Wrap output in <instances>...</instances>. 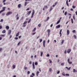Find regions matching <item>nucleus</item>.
Masks as SVG:
<instances>
[{"label":"nucleus","mask_w":77,"mask_h":77,"mask_svg":"<svg viewBox=\"0 0 77 77\" xmlns=\"http://www.w3.org/2000/svg\"><path fill=\"white\" fill-rule=\"evenodd\" d=\"M29 64H32V61H30L29 63Z\"/></svg>","instance_id":"338daca9"},{"label":"nucleus","mask_w":77,"mask_h":77,"mask_svg":"<svg viewBox=\"0 0 77 77\" xmlns=\"http://www.w3.org/2000/svg\"><path fill=\"white\" fill-rule=\"evenodd\" d=\"M75 13L76 15H77V11H75Z\"/></svg>","instance_id":"774afa93"},{"label":"nucleus","mask_w":77,"mask_h":77,"mask_svg":"<svg viewBox=\"0 0 77 77\" xmlns=\"http://www.w3.org/2000/svg\"><path fill=\"white\" fill-rule=\"evenodd\" d=\"M60 25H58L56 26V28L57 29H58V28H60Z\"/></svg>","instance_id":"9d476101"},{"label":"nucleus","mask_w":77,"mask_h":77,"mask_svg":"<svg viewBox=\"0 0 77 77\" xmlns=\"http://www.w3.org/2000/svg\"><path fill=\"white\" fill-rule=\"evenodd\" d=\"M35 34H36V32L32 33V35H35Z\"/></svg>","instance_id":"58836bf2"},{"label":"nucleus","mask_w":77,"mask_h":77,"mask_svg":"<svg viewBox=\"0 0 77 77\" xmlns=\"http://www.w3.org/2000/svg\"><path fill=\"white\" fill-rule=\"evenodd\" d=\"M40 53H41V56L42 57V54H43V52H42V51H41Z\"/></svg>","instance_id":"5701e85b"},{"label":"nucleus","mask_w":77,"mask_h":77,"mask_svg":"<svg viewBox=\"0 0 77 77\" xmlns=\"http://www.w3.org/2000/svg\"><path fill=\"white\" fill-rule=\"evenodd\" d=\"M3 22V19H1L0 20V22Z\"/></svg>","instance_id":"8fccbe9b"},{"label":"nucleus","mask_w":77,"mask_h":77,"mask_svg":"<svg viewBox=\"0 0 77 77\" xmlns=\"http://www.w3.org/2000/svg\"><path fill=\"white\" fill-rule=\"evenodd\" d=\"M14 39H18V37H15Z\"/></svg>","instance_id":"13d9d810"},{"label":"nucleus","mask_w":77,"mask_h":77,"mask_svg":"<svg viewBox=\"0 0 77 77\" xmlns=\"http://www.w3.org/2000/svg\"><path fill=\"white\" fill-rule=\"evenodd\" d=\"M21 4H19L18 5V8H21Z\"/></svg>","instance_id":"a211bd4d"},{"label":"nucleus","mask_w":77,"mask_h":77,"mask_svg":"<svg viewBox=\"0 0 77 77\" xmlns=\"http://www.w3.org/2000/svg\"><path fill=\"white\" fill-rule=\"evenodd\" d=\"M13 69H15V65H13Z\"/></svg>","instance_id":"473e14b6"},{"label":"nucleus","mask_w":77,"mask_h":77,"mask_svg":"<svg viewBox=\"0 0 77 77\" xmlns=\"http://www.w3.org/2000/svg\"><path fill=\"white\" fill-rule=\"evenodd\" d=\"M27 21L25 22L23 24V27H25L26 26V24H27Z\"/></svg>","instance_id":"7ed1b4c3"},{"label":"nucleus","mask_w":77,"mask_h":77,"mask_svg":"<svg viewBox=\"0 0 77 77\" xmlns=\"http://www.w3.org/2000/svg\"><path fill=\"white\" fill-rule=\"evenodd\" d=\"M73 20H75V16H73Z\"/></svg>","instance_id":"5fc2aeb1"},{"label":"nucleus","mask_w":77,"mask_h":77,"mask_svg":"<svg viewBox=\"0 0 77 77\" xmlns=\"http://www.w3.org/2000/svg\"><path fill=\"white\" fill-rule=\"evenodd\" d=\"M29 77H33V76H32V75H30V76Z\"/></svg>","instance_id":"0e129e2a"},{"label":"nucleus","mask_w":77,"mask_h":77,"mask_svg":"<svg viewBox=\"0 0 77 77\" xmlns=\"http://www.w3.org/2000/svg\"><path fill=\"white\" fill-rule=\"evenodd\" d=\"M31 12H32V11H29L27 13V15H29L30 14H31Z\"/></svg>","instance_id":"4468645a"},{"label":"nucleus","mask_w":77,"mask_h":77,"mask_svg":"<svg viewBox=\"0 0 77 77\" xmlns=\"http://www.w3.org/2000/svg\"><path fill=\"white\" fill-rule=\"evenodd\" d=\"M53 8H52V7H51L50 8V9L49 10V11L50 12V11H51L52 10H53Z\"/></svg>","instance_id":"dca6fc26"},{"label":"nucleus","mask_w":77,"mask_h":77,"mask_svg":"<svg viewBox=\"0 0 77 77\" xmlns=\"http://www.w3.org/2000/svg\"><path fill=\"white\" fill-rule=\"evenodd\" d=\"M45 40H44L43 41V45L44 47H45Z\"/></svg>","instance_id":"0eeeda50"},{"label":"nucleus","mask_w":77,"mask_h":77,"mask_svg":"<svg viewBox=\"0 0 77 77\" xmlns=\"http://www.w3.org/2000/svg\"><path fill=\"white\" fill-rule=\"evenodd\" d=\"M2 48H0V52L2 51Z\"/></svg>","instance_id":"864d4df0"},{"label":"nucleus","mask_w":77,"mask_h":77,"mask_svg":"<svg viewBox=\"0 0 77 77\" xmlns=\"http://www.w3.org/2000/svg\"><path fill=\"white\" fill-rule=\"evenodd\" d=\"M60 20H58L57 22V23L56 24H59V23H60Z\"/></svg>","instance_id":"bb28decb"},{"label":"nucleus","mask_w":77,"mask_h":77,"mask_svg":"<svg viewBox=\"0 0 77 77\" xmlns=\"http://www.w3.org/2000/svg\"><path fill=\"white\" fill-rule=\"evenodd\" d=\"M35 12V11L34 10H33L32 12V15L31 16V18H33V15H34Z\"/></svg>","instance_id":"f03ea898"},{"label":"nucleus","mask_w":77,"mask_h":77,"mask_svg":"<svg viewBox=\"0 0 77 77\" xmlns=\"http://www.w3.org/2000/svg\"><path fill=\"white\" fill-rule=\"evenodd\" d=\"M36 30V28L35 27L34 28V29L32 30V32H35V31Z\"/></svg>","instance_id":"9b49d317"},{"label":"nucleus","mask_w":77,"mask_h":77,"mask_svg":"<svg viewBox=\"0 0 77 77\" xmlns=\"http://www.w3.org/2000/svg\"><path fill=\"white\" fill-rule=\"evenodd\" d=\"M44 8H45V9H47V8H48V6H45L44 7Z\"/></svg>","instance_id":"c9c22d12"},{"label":"nucleus","mask_w":77,"mask_h":77,"mask_svg":"<svg viewBox=\"0 0 77 77\" xmlns=\"http://www.w3.org/2000/svg\"><path fill=\"white\" fill-rule=\"evenodd\" d=\"M2 33H6V31L5 30H4L2 32Z\"/></svg>","instance_id":"b1692460"},{"label":"nucleus","mask_w":77,"mask_h":77,"mask_svg":"<svg viewBox=\"0 0 77 77\" xmlns=\"http://www.w3.org/2000/svg\"><path fill=\"white\" fill-rule=\"evenodd\" d=\"M5 8H6L5 7L3 8V9L0 11V14H1L2 12H3V11H5Z\"/></svg>","instance_id":"20e7f679"},{"label":"nucleus","mask_w":77,"mask_h":77,"mask_svg":"<svg viewBox=\"0 0 77 77\" xmlns=\"http://www.w3.org/2000/svg\"><path fill=\"white\" fill-rule=\"evenodd\" d=\"M66 76L67 75V76H69V74H66Z\"/></svg>","instance_id":"603ef678"},{"label":"nucleus","mask_w":77,"mask_h":77,"mask_svg":"<svg viewBox=\"0 0 77 77\" xmlns=\"http://www.w3.org/2000/svg\"><path fill=\"white\" fill-rule=\"evenodd\" d=\"M58 2H56L55 3V5H57V4L58 3Z\"/></svg>","instance_id":"6e6d98bb"},{"label":"nucleus","mask_w":77,"mask_h":77,"mask_svg":"<svg viewBox=\"0 0 77 77\" xmlns=\"http://www.w3.org/2000/svg\"><path fill=\"white\" fill-rule=\"evenodd\" d=\"M71 51V49H68L67 51V52L69 54V53H70Z\"/></svg>","instance_id":"39448f33"},{"label":"nucleus","mask_w":77,"mask_h":77,"mask_svg":"<svg viewBox=\"0 0 77 77\" xmlns=\"http://www.w3.org/2000/svg\"><path fill=\"white\" fill-rule=\"evenodd\" d=\"M28 3H29V2H25V4H24L25 6H26L27 5V4Z\"/></svg>","instance_id":"f3484780"},{"label":"nucleus","mask_w":77,"mask_h":77,"mask_svg":"<svg viewBox=\"0 0 77 77\" xmlns=\"http://www.w3.org/2000/svg\"><path fill=\"white\" fill-rule=\"evenodd\" d=\"M6 0H3V1H2L3 3H5V1H6Z\"/></svg>","instance_id":"4d7b16f0"},{"label":"nucleus","mask_w":77,"mask_h":77,"mask_svg":"<svg viewBox=\"0 0 77 77\" xmlns=\"http://www.w3.org/2000/svg\"><path fill=\"white\" fill-rule=\"evenodd\" d=\"M46 56H47V57H50V55H49V54H48Z\"/></svg>","instance_id":"09e8293b"},{"label":"nucleus","mask_w":77,"mask_h":77,"mask_svg":"<svg viewBox=\"0 0 77 77\" xmlns=\"http://www.w3.org/2000/svg\"><path fill=\"white\" fill-rule=\"evenodd\" d=\"M6 28L7 30H8L9 29V27L8 26H6Z\"/></svg>","instance_id":"412c9836"},{"label":"nucleus","mask_w":77,"mask_h":77,"mask_svg":"<svg viewBox=\"0 0 77 77\" xmlns=\"http://www.w3.org/2000/svg\"><path fill=\"white\" fill-rule=\"evenodd\" d=\"M48 34L50 35V29H48Z\"/></svg>","instance_id":"ddd939ff"},{"label":"nucleus","mask_w":77,"mask_h":77,"mask_svg":"<svg viewBox=\"0 0 77 77\" xmlns=\"http://www.w3.org/2000/svg\"><path fill=\"white\" fill-rule=\"evenodd\" d=\"M31 21V19H30L28 21V23H30V22Z\"/></svg>","instance_id":"2f4dec72"},{"label":"nucleus","mask_w":77,"mask_h":77,"mask_svg":"<svg viewBox=\"0 0 77 77\" xmlns=\"http://www.w3.org/2000/svg\"><path fill=\"white\" fill-rule=\"evenodd\" d=\"M50 27H53V24H52L51 25V26H50Z\"/></svg>","instance_id":"e2e57ef3"},{"label":"nucleus","mask_w":77,"mask_h":77,"mask_svg":"<svg viewBox=\"0 0 77 77\" xmlns=\"http://www.w3.org/2000/svg\"><path fill=\"white\" fill-rule=\"evenodd\" d=\"M73 36L74 37L75 39H76V35H74Z\"/></svg>","instance_id":"49530a36"},{"label":"nucleus","mask_w":77,"mask_h":77,"mask_svg":"<svg viewBox=\"0 0 77 77\" xmlns=\"http://www.w3.org/2000/svg\"><path fill=\"white\" fill-rule=\"evenodd\" d=\"M73 72H77V70H75V69H73Z\"/></svg>","instance_id":"aec40b11"},{"label":"nucleus","mask_w":77,"mask_h":77,"mask_svg":"<svg viewBox=\"0 0 77 77\" xmlns=\"http://www.w3.org/2000/svg\"><path fill=\"white\" fill-rule=\"evenodd\" d=\"M64 54H66V50H65L64 51Z\"/></svg>","instance_id":"e433bc0d"},{"label":"nucleus","mask_w":77,"mask_h":77,"mask_svg":"<svg viewBox=\"0 0 77 77\" xmlns=\"http://www.w3.org/2000/svg\"><path fill=\"white\" fill-rule=\"evenodd\" d=\"M47 21H48V20H47V19L45 20H44V22H46Z\"/></svg>","instance_id":"680f3d73"},{"label":"nucleus","mask_w":77,"mask_h":77,"mask_svg":"<svg viewBox=\"0 0 77 77\" xmlns=\"http://www.w3.org/2000/svg\"><path fill=\"white\" fill-rule=\"evenodd\" d=\"M51 71H52V69L51 68H50L49 70V72H51Z\"/></svg>","instance_id":"c756f323"},{"label":"nucleus","mask_w":77,"mask_h":77,"mask_svg":"<svg viewBox=\"0 0 77 77\" xmlns=\"http://www.w3.org/2000/svg\"><path fill=\"white\" fill-rule=\"evenodd\" d=\"M71 21H72V24H73V19H71Z\"/></svg>","instance_id":"4c0bfd02"},{"label":"nucleus","mask_w":77,"mask_h":77,"mask_svg":"<svg viewBox=\"0 0 77 77\" xmlns=\"http://www.w3.org/2000/svg\"><path fill=\"white\" fill-rule=\"evenodd\" d=\"M67 11L65 12V13H64V15H65V16L67 14Z\"/></svg>","instance_id":"c85d7f7f"},{"label":"nucleus","mask_w":77,"mask_h":77,"mask_svg":"<svg viewBox=\"0 0 77 77\" xmlns=\"http://www.w3.org/2000/svg\"><path fill=\"white\" fill-rule=\"evenodd\" d=\"M72 7V8H73V9H75V6L74 5H73Z\"/></svg>","instance_id":"79ce46f5"},{"label":"nucleus","mask_w":77,"mask_h":77,"mask_svg":"<svg viewBox=\"0 0 77 77\" xmlns=\"http://www.w3.org/2000/svg\"><path fill=\"white\" fill-rule=\"evenodd\" d=\"M60 73V71H58L57 72V74H59Z\"/></svg>","instance_id":"69168bd1"},{"label":"nucleus","mask_w":77,"mask_h":77,"mask_svg":"<svg viewBox=\"0 0 77 77\" xmlns=\"http://www.w3.org/2000/svg\"><path fill=\"white\" fill-rule=\"evenodd\" d=\"M62 74L63 75V76H65V74L64 72H63L62 73Z\"/></svg>","instance_id":"cd10ccee"},{"label":"nucleus","mask_w":77,"mask_h":77,"mask_svg":"<svg viewBox=\"0 0 77 77\" xmlns=\"http://www.w3.org/2000/svg\"><path fill=\"white\" fill-rule=\"evenodd\" d=\"M72 32L73 33H75V30H73Z\"/></svg>","instance_id":"3c124183"},{"label":"nucleus","mask_w":77,"mask_h":77,"mask_svg":"<svg viewBox=\"0 0 77 77\" xmlns=\"http://www.w3.org/2000/svg\"><path fill=\"white\" fill-rule=\"evenodd\" d=\"M24 69H25V70H26V69H27V67H24Z\"/></svg>","instance_id":"bf43d9fd"},{"label":"nucleus","mask_w":77,"mask_h":77,"mask_svg":"<svg viewBox=\"0 0 77 77\" xmlns=\"http://www.w3.org/2000/svg\"><path fill=\"white\" fill-rule=\"evenodd\" d=\"M32 66H33V69H35V64L34 63V62H32Z\"/></svg>","instance_id":"1a4fd4ad"},{"label":"nucleus","mask_w":77,"mask_h":77,"mask_svg":"<svg viewBox=\"0 0 77 77\" xmlns=\"http://www.w3.org/2000/svg\"><path fill=\"white\" fill-rule=\"evenodd\" d=\"M0 36H2V37H4L5 36V34L1 35Z\"/></svg>","instance_id":"a878e982"},{"label":"nucleus","mask_w":77,"mask_h":77,"mask_svg":"<svg viewBox=\"0 0 77 77\" xmlns=\"http://www.w3.org/2000/svg\"><path fill=\"white\" fill-rule=\"evenodd\" d=\"M32 76H35V74H34V73H32Z\"/></svg>","instance_id":"a18cd8bd"},{"label":"nucleus","mask_w":77,"mask_h":77,"mask_svg":"<svg viewBox=\"0 0 77 77\" xmlns=\"http://www.w3.org/2000/svg\"><path fill=\"white\" fill-rule=\"evenodd\" d=\"M38 74H39V72L38 71H37L36 72V76H38Z\"/></svg>","instance_id":"393cba45"},{"label":"nucleus","mask_w":77,"mask_h":77,"mask_svg":"<svg viewBox=\"0 0 77 77\" xmlns=\"http://www.w3.org/2000/svg\"><path fill=\"white\" fill-rule=\"evenodd\" d=\"M12 14V11H9L7 12L6 14V16H8V15H11V14Z\"/></svg>","instance_id":"f257e3e1"},{"label":"nucleus","mask_w":77,"mask_h":77,"mask_svg":"<svg viewBox=\"0 0 77 77\" xmlns=\"http://www.w3.org/2000/svg\"><path fill=\"white\" fill-rule=\"evenodd\" d=\"M68 0H67L66 1V4L67 6L69 7V5H68Z\"/></svg>","instance_id":"4be33fe9"},{"label":"nucleus","mask_w":77,"mask_h":77,"mask_svg":"<svg viewBox=\"0 0 77 77\" xmlns=\"http://www.w3.org/2000/svg\"><path fill=\"white\" fill-rule=\"evenodd\" d=\"M49 61L50 60V63H52V61L51 60H49Z\"/></svg>","instance_id":"37998d69"},{"label":"nucleus","mask_w":77,"mask_h":77,"mask_svg":"<svg viewBox=\"0 0 77 77\" xmlns=\"http://www.w3.org/2000/svg\"><path fill=\"white\" fill-rule=\"evenodd\" d=\"M27 73L28 74H30V72L29 71H28Z\"/></svg>","instance_id":"ea45409f"},{"label":"nucleus","mask_w":77,"mask_h":77,"mask_svg":"<svg viewBox=\"0 0 77 77\" xmlns=\"http://www.w3.org/2000/svg\"><path fill=\"white\" fill-rule=\"evenodd\" d=\"M61 66H64V63H62L61 64Z\"/></svg>","instance_id":"72a5a7b5"},{"label":"nucleus","mask_w":77,"mask_h":77,"mask_svg":"<svg viewBox=\"0 0 77 77\" xmlns=\"http://www.w3.org/2000/svg\"><path fill=\"white\" fill-rule=\"evenodd\" d=\"M35 65H38V62H36L35 63Z\"/></svg>","instance_id":"c03bdc74"},{"label":"nucleus","mask_w":77,"mask_h":77,"mask_svg":"<svg viewBox=\"0 0 77 77\" xmlns=\"http://www.w3.org/2000/svg\"><path fill=\"white\" fill-rule=\"evenodd\" d=\"M18 17V14H17L16 16H15V17L17 18H16V19L17 20H18L19 19V17Z\"/></svg>","instance_id":"423d86ee"},{"label":"nucleus","mask_w":77,"mask_h":77,"mask_svg":"<svg viewBox=\"0 0 77 77\" xmlns=\"http://www.w3.org/2000/svg\"><path fill=\"white\" fill-rule=\"evenodd\" d=\"M11 32L12 31H11V30H9V32L8 33V35H11Z\"/></svg>","instance_id":"f8f14e48"},{"label":"nucleus","mask_w":77,"mask_h":77,"mask_svg":"<svg viewBox=\"0 0 77 77\" xmlns=\"http://www.w3.org/2000/svg\"><path fill=\"white\" fill-rule=\"evenodd\" d=\"M2 29V26H0V29Z\"/></svg>","instance_id":"052dcab7"},{"label":"nucleus","mask_w":77,"mask_h":77,"mask_svg":"<svg viewBox=\"0 0 77 77\" xmlns=\"http://www.w3.org/2000/svg\"><path fill=\"white\" fill-rule=\"evenodd\" d=\"M42 41V39H40V42H41Z\"/></svg>","instance_id":"a19ab883"},{"label":"nucleus","mask_w":77,"mask_h":77,"mask_svg":"<svg viewBox=\"0 0 77 77\" xmlns=\"http://www.w3.org/2000/svg\"><path fill=\"white\" fill-rule=\"evenodd\" d=\"M38 26L39 27H41V24H39L38 25Z\"/></svg>","instance_id":"7c9ffc66"},{"label":"nucleus","mask_w":77,"mask_h":77,"mask_svg":"<svg viewBox=\"0 0 77 77\" xmlns=\"http://www.w3.org/2000/svg\"><path fill=\"white\" fill-rule=\"evenodd\" d=\"M70 59L69 58L68 60V62L69 64H72V62H69V60Z\"/></svg>","instance_id":"6e6552de"},{"label":"nucleus","mask_w":77,"mask_h":77,"mask_svg":"<svg viewBox=\"0 0 77 77\" xmlns=\"http://www.w3.org/2000/svg\"><path fill=\"white\" fill-rule=\"evenodd\" d=\"M67 35H68L69 34V31L68 30L67 31Z\"/></svg>","instance_id":"6ab92c4d"},{"label":"nucleus","mask_w":77,"mask_h":77,"mask_svg":"<svg viewBox=\"0 0 77 77\" xmlns=\"http://www.w3.org/2000/svg\"><path fill=\"white\" fill-rule=\"evenodd\" d=\"M21 42H20L18 44H17V45H20V43Z\"/></svg>","instance_id":"de8ad7c7"},{"label":"nucleus","mask_w":77,"mask_h":77,"mask_svg":"<svg viewBox=\"0 0 77 77\" xmlns=\"http://www.w3.org/2000/svg\"><path fill=\"white\" fill-rule=\"evenodd\" d=\"M20 33V32H17V33L16 34V37H17V36H18V35H19V33Z\"/></svg>","instance_id":"2eb2a0df"},{"label":"nucleus","mask_w":77,"mask_h":77,"mask_svg":"<svg viewBox=\"0 0 77 77\" xmlns=\"http://www.w3.org/2000/svg\"><path fill=\"white\" fill-rule=\"evenodd\" d=\"M63 42H64V40H63L61 42V44H63Z\"/></svg>","instance_id":"f704fd0d"}]
</instances>
